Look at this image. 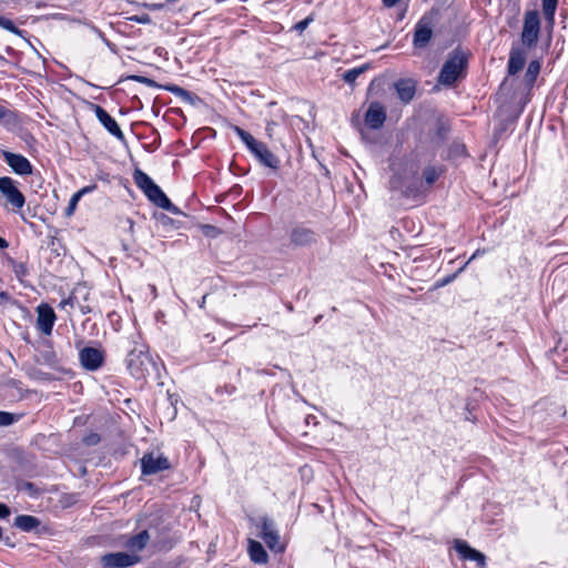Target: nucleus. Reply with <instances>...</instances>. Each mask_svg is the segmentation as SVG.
<instances>
[{
    "mask_svg": "<svg viewBox=\"0 0 568 568\" xmlns=\"http://www.w3.org/2000/svg\"><path fill=\"white\" fill-rule=\"evenodd\" d=\"M12 271L19 280H22L28 274L24 263L13 262Z\"/></svg>",
    "mask_w": 568,
    "mask_h": 568,
    "instance_id": "nucleus-32",
    "label": "nucleus"
},
{
    "mask_svg": "<svg viewBox=\"0 0 568 568\" xmlns=\"http://www.w3.org/2000/svg\"><path fill=\"white\" fill-rule=\"evenodd\" d=\"M12 115V112L4 108L3 105H0V122L10 118Z\"/></svg>",
    "mask_w": 568,
    "mask_h": 568,
    "instance_id": "nucleus-40",
    "label": "nucleus"
},
{
    "mask_svg": "<svg viewBox=\"0 0 568 568\" xmlns=\"http://www.w3.org/2000/svg\"><path fill=\"white\" fill-rule=\"evenodd\" d=\"M260 537L272 551L282 552L284 545L281 542V537L274 520L264 516L260 518Z\"/></svg>",
    "mask_w": 568,
    "mask_h": 568,
    "instance_id": "nucleus-5",
    "label": "nucleus"
},
{
    "mask_svg": "<svg viewBox=\"0 0 568 568\" xmlns=\"http://www.w3.org/2000/svg\"><path fill=\"white\" fill-rule=\"evenodd\" d=\"M399 0H383V3L387 8L394 7Z\"/></svg>",
    "mask_w": 568,
    "mask_h": 568,
    "instance_id": "nucleus-42",
    "label": "nucleus"
},
{
    "mask_svg": "<svg viewBox=\"0 0 568 568\" xmlns=\"http://www.w3.org/2000/svg\"><path fill=\"white\" fill-rule=\"evenodd\" d=\"M386 120V110L379 102H372L365 113V123L368 128L377 130Z\"/></svg>",
    "mask_w": 568,
    "mask_h": 568,
    "instance_id": "nucleus-17",
    "label": "nucleus"
},
{
    "mask_svg": "<svg viewBox=\"0 0 568 568\" xmlns=\"http://www.w3.org/2000/svg\"><path fill=\"white\" fill-rule=\"evenodd\" d=\"M455 550L459 554L462 559L475 561L477 567L484 568L486 557L483 552L471 548L465 540H455Z\"/></svg>",
    "mask_w": 568,
    "mask_h": 568,
    "instance_id": "nucleus-16",
    "label": "nucleus"
},
{
    "mask_svg": "<svg viewBox=\"0 0 568 568\" xmlns=\"http://www.w3.org/2000/svg\"><path fill=\"white\" fill-rule=\"evenodd\" d=\"M0 192L14 212H19L24 206L26 197L10 176L0 178Z\"/></svg>",
    "mask_w": 568,
    "mask_h": 568,
    "instance_id": "nucleus-6",
    "label": "nucleus"
},
{
    "mask_svg": "<svg viewBox=\"0 0 568 568\" xmlns=\"http://www.w3.org/2000/svg\"><path fill=\"white\" fill-rule=\"evenodd\" d=\"M150 540V535L146 530H142L135 536L130 537L125 541V547L132 552H139L145 548Z\"/></svg>",
    "mask_w": 568,
    "mask_h": 568,
    "instance_id": "nucleus-21",
    "label": "nucleus"
},
{
    "mask_svg": "<svg viewBox=\"0 0 568 568\" xmlns=\"http://www.w3.org/2000/svg\"><path fill=\"white\" fill-rule=\"evenodd\" d=\"M205 300H206V295H204V296L202 297V301H201L200 307H203V306H204Z\"/></svg>",
    "mask_w": 568,
    "mask_h": 568,
    "instance_id": "nucleus-47",
    "label": "nucleus"
},
{
    "mask_svg": "<svg viewBox=\"0 0 568 568\" xmlns=\"http://www.w3.org/2000/svg\"><path fill=\"white\" fill-rule=\"evenodd\" d=\"M134 182L144 194L149 193L150 189L155 184L153 180L144 172L136 170L134 172Z\"/></svg>",
    "mask_w": 568,
    "mask_h": 568,
    "instance_id": "nucleus-25",
    "label": "nucleus"
},
{
    "mask_svg": "<svg viewBox=\"0 0 568 568\" xmlns=\"http://www.w3.org/2000/svg\"><path fill=\"white\" fill-rule=\"evenodd\" d=\"M139 556L126 552H110L101 557L100 562L104 568H125L135 565Z\"/></svg>",
    "mask_w": 568,
    "mask_h": 568,
    "instance_id": "nucleus-9",
    "label": "nucleus"
},
{
    "mask_svg": "<svg viewBox=\"0 0 568 568\" xmlns=\"http://www.w3.org/2000/svg\"><path fill=\"white\" fill-rule=\"evenodd\" d=\"M526 62V52L524 49L518 47H513L509 52L508 59V74L515 75L517 74L525 65Z\"/></svg>",
    "mask_w": 568,
    "mask_h": 568,
    "instance_id": "nucleus-20",
    "label": "nucleus"
},
{
    "mask_svg": "<svg viewBox=\"0 0 568 568\" xmlns=\"http://www.w3.org/2000/svg\"><path fill=\"white\" fill-rule=\"evenodd\" d=\"M10 514H11L10 508L4 504H0V518L4 519V518L9 517Z\"/></svg>",
    "mask_w": 568,
    "mask_h": 568,
    "instance_id": "nucleus-39",
    "label": "nucleus"
},
{
    "mask_svg": "<svg viewBox=\"0 0 568 568\" xmlns=\"http://www.w3.org/2000/svg\"><path fill=\"white\" fill-rule=\"evenodd\" d=\"M313 21V17H306L305 19H303L302 21L297 22L295 26H294V29L302 33L308 26L310 23Z\"/></svg>",
    "mask_w": 568,
    "mask_h": 568,
    "instance_id": "nucleus-36",
    "label": "nucleus"
},
{
    "mask_svg": "<svg viewBox=\"0 0 568 568\" xmlns=\"http://www.w3.org/2000/svg\"><path fill=\"white\" fill-rule=\"evenodd\" d=\"M129 79L133 80L135 82L142 83V84H145L146 87H150V88L159 87L154 80L143 77V75H130Z\"/></svg>",
    "mask_w": 568,
    "mask_h": 568,
    "instance_id": "nucleus-33",
    "label": "nucleus"
},
{
    "mask_svg": "<svg viewBox=\"0 0 568 568\" xmlns=\"http://www.w3.org/2000/svg\"><path fill=\"white\" fill-rule=\"evenodd\" d=\"M540 33V18L536 10H530L525 13L524 26L521 31V42L525 47L531 48L536 45Z\"/></svg>",
    "mask_w": 568,
    "mask_h": 568,
    "instance_id": "nucleus-4",
    "label": "nucleus"
},
{
    "mask_svg": "<svg viewBox=\"0 0 568 568\" xmlns=\"http://www.w3.org/2000/svg\"><path fill=\"white\" fill-rule=\"evenodd\" d=\"M170 468V463L164 456H154L153 454H146L141 459V469L144 475L156 474L162 470Z\"/></svg>",
    "mask_w": 568,
    "mask_h": 568,
    "instance_id": "nucleus-15",
    "label": "nucleus"
},
{
    "mask_svg": "<svg viewBox=\"0 0 568 568\" xmlns=\"http://www.w3.org/2000/svg\"><path fill=\"white\" fill-rule=\"evenodd\" d=\"M164 89L166 91L173 93L175 97H178L184 103L195 105L197 102H200V98L196 94H194L179 85L171 84V85L164 87Z\"/></svg>",
    "mask_w": 568,
    "mask_h": 568,
    "instance_id": "nucleus-22",
    "label": "nucleus"
},
{
    "mask_svg": "<svg viewBox=\"0 0 568 568\" xmlns=\"http://www.w3.org/2000/svg\"><path fill=\"white\" fill-rule=\"evenodd\" d=\"M79 359L87 371L94 372L103 365L104 354L95 347H83L79 352Z\"/></svg>",
    "mask_w": 568,
    "mask_h": 568,
    "instance_id": "nucleus-11",
    "label": "nucleus"
},
{
    "mask_svg": "<svg viewBox=\"0 0 568 568\" xmlns=\"http://www.w3.org/2000/svg\"><path fill=\"white\" fill-rule=\"evenodd\" d=\"M399 100L404 103L410 102L416 93V82L413 79H400L394 84Z\"/></svg>",
    "mask_w": 568,
    "mask_h": 568,
    "instance_id": "nucleus-19",
    "label": "nucleus"
},
{
    "mask_svg": "<svg viewBox=\"0 0 568 568\" xmlns=\"http://www.w3.org/2000/svg\"><path fill=\"white\" fill-rule=\"evenodd\" d=\"M0 27L4 30H8L12 33H19V29L14 26V23L7 18L0 17Z\"/></svg>",
    "mask_w": 568,
    "mask_h": 568,
    "instance_id": "nucleus-34",
    "label": "nucleus"
},
{
    "mask_svg": "<svg viewBox=\"0 0 568 568\" xmlns=\"http://www.w3.org/2000/svg\"><path fill=\"white\" fill-rule=\"evenodd\" d=\"M433 19L429 16H423L415 26L413 45L417 49H424L433 38Z\"/></svg>",
    "mask_w": 568,
    "mask_h": 568,
    "instance_id": "nucleus-7",
    "label": "nucleus"
},
{
    "mask_svg": "<svg viewBox=\"0 0 568 568\" xmlns=\"http://www.w3.org/2000/svg\"><path fill=\"white\" fill-rule=\"evenodd\" d=\"M477 255H478V251H477V252H475V253L471 255V257L469 258V261H468V262H470L471 260H474Z\"/></svg>",
    "mask_w": 568,
    "mask_h": 568,
    "instance_id": "nucleus-48",
    "label": "nucleus"
},
{
    "mask_svg": "<svg viewBox=\"0 0 568 568\" xmlns=\"http://www.w3.org/2000/svg\"><path fill=\"white\" fill-rule=\"evenodd\" d=\"M389 187L392 191H399L405 196H416L420 193L419 187L410 181L407 172L404 174L395 173L389 180Z\"/></svg>",
    "mask_w": 568,
    "mask_h": 568,
    "instance_id": "nucleus-10",
    "label": "nucleus"
},
{
    "mask_svg": "<svg viewBox=\"0 0 568 568\" xmlns=\"http://www.w3.org/2000/svg\"><path fill=\"white\" fill-rule=\"evenodd\" d=\"M93 112L104 129L119 141H124V133L120 125L102 106L92 104Z\"/></svg>",
    "mask_w": 568,
    "mask_h": 568,
    "instance_id": "nucleus-12",
    "label": "nucleus"
},
{
    "mask_svg": "<svg viewBox=\"0 0 568 568\" xmlns=\"http://www.w3.org/2000/svg\"><path fill=\"white\" fill-rule=\"evenodd\" d=\"M442 171L435 166H427L423 172V178L426 185L432 186L439 178Z\"/></svg>",
    "mask_w": 568,
    "mask_h": 568,
    "instance_id": "nucleus-30",
    "label": "nucleus"
},
{
    "mask_svg": "<svg viewBox=\"0 0 568 568\" xmlns=\"http://www.w3.org/2000/svg\"><path fill=\"white\" fill-rule=\"evenodd\" d=\"M450 278H445L440 284H438L437 286H443L447 283H449Z\"/></svg>",
    "mask_w": 568,
    "mask_h": 568,
    "instance_id": "nucleus-46",
    "label": "nucleus"
},
{
    "mask_svg": "<svg viewBox=\"0 0 568 568\" xmlns=\"http://www.w3.org/2000/svg\"><path fill=\"white\" fill-rule=\"evenodd\" d=\"M37 327L44 335L52 333L57 316L53 308L45 303L40 304L37 307Z\"/></svg>",
    "mask_w": 568,
    "mask_h": 568,
    "instance_id": "nucleus-13",
    "label": "nucleus"
},
{
    "mask_svg": "<svg viewBox=\"0 0 568 568\" xmlns=\"http://www.w3.org/2000/svg\"><path fill=\"white\" fill-rule=\"evenodd\" d=\"M248 554H250L252 561H254L256 564L267 562V559H268L267 552L265 551L262 544L256 540H250Z\"/></svg>",
    "mask_w": 568,
    "mask_h": 568,
    "instance_id": "nucleus-23",
    "label": "nucleus"
},
{
    "mask_svg": "<svg viewBox=\"0 0 568 568\" xmlns=\"http://www.w3.org/2000/svg\"><path fill=\"white\" fill-rule=\"evenodd\" d=\"M234 132L261 164L273 170L278 169L280 159L268 150L265 143L257 141L251 133L240 126H234Z\"/></svg>",
    "mask_w": 568,
    "mask_h": 568,
    "instance_id": "nucleus-3",
    "label": "nucleus"
},
{
    "mask_svg": "<svg viewBox=\"0 0 568 568\" xmlns=\"http://www.w3.org/2000/svg\"><path fill=\"white\" fill-rule=\"evenodd\" d=\"M274 125H275V122H273V121L268 122L266 125V132L270 138L272 136V131H273Z\"/></svg>",
    "mask_w": 568,
    "mask_h": 568,
    "instance_id": "nucleus-43",
    "label": "nucleus"
},
{
    "mask_svg": "<svg viewBox=\"0 0 568 568\" xmlns=\"http://www.w3.org/2000/svg\"><path fill=\"white\" fill-rule=\"evenodd\" d=\"M0 154L16 174L30 175L32 173L33 166L31 162L22 154L6 150H0Z\"/></svg>",
    "mask_w": 568,
    "mask_h": 568,
    "instance_id": "nucleus-8",
    "label": "nucleus"
},
{
    "mask_svg": "<svg viewBox=\"0 0 568 568\" xmlns=\"http://www.w3.org/2000/svg\"><path fill=\"white\" fill-rule=\"evenodd\" d=\"M16 422L13 414L0 410V426H9Z\"/></svg>",
    "mask_w": 568,
    "mask_h": 568,
    "instance_id": "nucleus-35",
    "label": "nucleus"
},
{
    "mask_svg": "<svg viewBox=\"0 0 568 568\" xmlns=\"http://www.w3.org/2000/svg\"><path fill=\"white\" fill-rule=\"evenodd\" d=\"M97 189V184L87 185L82 189H80L75 194H79V197L81 199L83 195L93 192Z\"/></svg>",
    "mask_w": 568,
    "mask_h": 568,
    "instance_id": "nucleus-38",
    "label": "nucleus"
},
{
    "mask_svg": "<svg viewBox=\"0 0 568 568\" xmlns=\"http://www.w3.org/2000/svg\"><path fill=\"white\" fill-rule=\"evenodd\" d=\"M145 196L156 206L164 209L173 214H179L180 210L171 203V201L168 199V196L164 194V192L161 190V187L156 184H154L149 193L145 194Z\"/></svg>",
    "mask_w": 568,
    "mask_h": 568,
    "instance_id": "nucleus-18",
    "label": "nucleus"
},
{
    "mask_svg": "<svg viewBox=\"0 0 568 568\" xmlns=\"http://www.w3.org/2000/svg\"><path fill=\"white\" fill-rule=\"evenodd\" d=\"M368 69V65L367 64H364V65H361L358 68H354V69H351V70H347L344 74H343V80L348 83V84H353L356 79L362 74L364 73L366 70Z\"/></svg>",
    "mask_w": 568,
    "mask_h": 568,
    "instance_id": "nucleus-29",
    "label": "nucleus"
},
{
    "mask_svg": "<svg viewBox=\"0 0 568 568\" xmlns=\"http://www.w3.org/2000/svg\"><path fill=\"white\" fill-rule=\"evenodd\" d=\"M9 294L7 292H1L0 293V300L1 301H8L9 300Z\"/></svg>",
    "mask_w": 568,
    "mask_h": 568,
    "instance_id": "nucleus-45",
    "label": "nucleus"
},
{
    "mask_svg": "<svg viewBox=\"0 0 568 568\" xmlns=\"http://www.w3.org/2000/svg\"><path fill=\"white\" fill-rule=\"evenodd\" d=\"M81 199L79 197V194H73L69 201V204L65 209V215L67 216H71L74 214L75 210H77V206H78V203Z\"/></svg>",
    "mask_w": 568,
    "mask_h": 568,
    "instance_id": "nucleus-31",
    "label": "nucleus"
},
{
    "mask_svg": "<svg viewBox=\"0 0 568 568\" xmlns=\"http://www.w3.org/2000/svg\"><path fill=\"white\" fill-rule=\"evenodd\" d=\"M9 246V243L7 242V240H4L3 237L0 236V248L3 250V248H7Z\"/></svg>",
    "mask_w": 568,
    "mask_h": 568,
    "instance_id": "nucleus-44",
    "label": "nucleus"
},
{
    "mask_svg": "<svg viewBox=\"0 0 568 568\" xmlns=\"http://www.w3.org/2000/svg\"><path fill=\"white\" fill-rule=\"evenodd\" d=\"M100 442V436L95 433L90 434L84 438V443L89 446L97 445Z\"/></svg>",
    "mask_w": 568,
    "mask_h": 568,
    "instance_id": "nucleus-37",
    "label": "nucleus"
},
{
    "mask_svg": "<svg viewBox=\"0 0 568 568\" xmlns=\"http://www.w3.org/2000/svg\"><path fill=\"white\" fill-rule=\"evenodd\" d=\"M541 2L545 19L548 22V24L552 27L555 23V13L557 10L558 0H541Z\"/></svg>",
    "mask_w": 568,
    "mask_h": 568,
    "instance_id": "nucleus-27",
    "label": "nucleus"
},
{
    "mask_svg": "<svg viewBox=\"0 0 568 568\" xmlns=\"http://www.w3.org/2000/svg\"><path fill=\"white\" fill-rule=\"evenodd\" d=\"M126 367L135 379H145L150 376H156L159 373L158 362L143 344L136 345L129 352Z\"/></svg>",
    "mask_w": 568,
    "mask_h": 568,
    "instance_id": "nucleus-1",
    "label": "nucleus"
},
{
    "mask_svg": "<svg viewBox=\"0 0 568 568\" xmlns=\"http://www.w3.org/2000/svg\"><path fill=\"white\" fill-rule=\"evenodd\" d=\"M132 20L140 22V23H148L150 22V18L148 14H143L141 17H133Z\"/></svg>",
    "mask_w": 568,
    "mask_h": 568,
    "instance_id": "nucleus-41",
    "label": "nucleus"
},
{
    "mask_svg": "<svg viewBox=\"0 0 568 568\" xmlns=\"http://www.w3.org/2000/svg\"><path fill=\"white\" fill-rule=\"evenodd\" d=\"M134 182L144 194L149 193L150 189L155 184L153 180L144 172L136 170L134 172Z\"/></svg>",
    "mask_w": 568,
    "mask_h": 568,
    "instance_id": "nucleus-26",
    "label": "nucleus"
},
{
    "mask_svg": "<svg viewBox=\"0 0 568 568\" xmlns=\"http://www.w3.org/2000/svg\"><path fill=\"white\" fill-rule=\"evenodd\" d=\"M317 234L310 227L297 225L290 233V242L295 247H306L316 243Z\"/></svg>",
    "mask_w": 568,
    "mask_h": 568,
    "instance_id": "nucleus-14",
    "label": "nucleus"
},
{
    "mask_svg": "<svg viewBox=\"0 0 568 568\" xmlns=\"http://www.w3.org/2000/svg\"><path fill=\"white\" fill-rule=\"evenodd\" d=\"M151 292L155 293V286H152Z\"/></svg>",
    "mask_w": 568,
    "mask_h": 568,
    "instance_id": "nucleus-50",
    "label": "nucleus"
},
{
    "mask_svg": "<svg viewBox=\"0 0 568 568\" xmlns=\"http://www.w3.org/2000/svg\"><path fill=\"white\" fill-rule=\"evenodd\" d=\"M67 303H68V301H62V302H61V306H63V305H64V304H67Z\"/></svg>",
    "mask_w": 568,
    "mask_h": 568,
    "instance_id": "nucleus-49",
    "label": "nucleus"
},
{
    "mask_svg": "<svg viewBox=\"0 0 568 568\" xmlns=\"http://www.w3.org/2000/svg\"><path fill=\"white\" fill-rule=\"evenodd\" d=\"M39 525V519L30 515H19L14 519V526L23 531H31Z\"/></svg>",
    "mask_w": 568,
    "mask_h": 568,
    "instance_id": "nucleus-24",
    "label": "nucleus"
},
{
    "mask_svg": "<svg viewBox=\"0 0 568 568\" xmlns=\"http://www.w3.org/2000/svg\"><path fill=\"white\" fill-rule=\"evenodd\" d=\"M468 64V54L460 48L453 50L438 74V83L452 87L459 78L465 75Z\"/></svg>",
    "mask_w": 568,
    "mask_h": 568,
    "instance_id": "nucleus-2",
    "label": "nucleus"
},
{
    "mask_svg": "<svg viewBox=\"0 0 568 568\" xmlns=\"http://www.w3.org/2000/svg\"><path fill=\"white\" fill-rule=\"evenodd\" d=\"M539 72H540V62L538 60H532L528 64V68L525 73V82L528 87L534 85Z\"/></svg>",
    "mask_w": 568,
    "mask_h": 568,
    "instance_id": "nucleus-28",
    "label": "nucleus"
}]
</instances>
